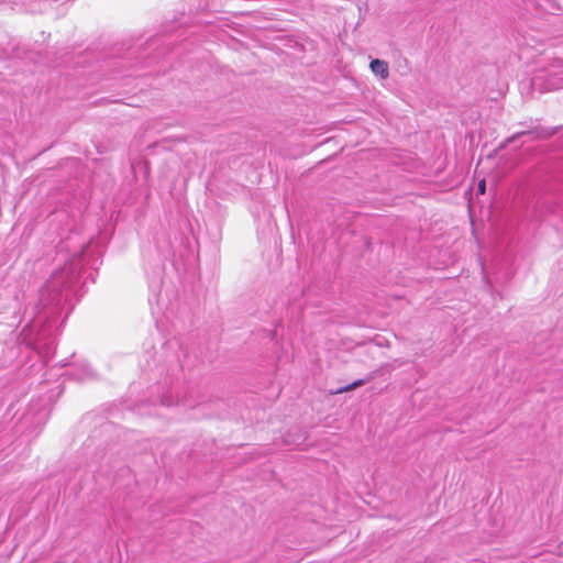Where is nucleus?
I'll return each mask as SVG.
<instances>
[{"label": "nucleus", "mask_w": 563, "mask_h": 563, "mask_svg": "<svg viewBox=\"0 0 563 563\" xmlns=\"http://www.w3.org/2000/svg\"><path fill=\"white\" fill-rule=\"evenodd\" d=\"M369 69L380 80L389 77V65L384 59L375 58L369 63Z\"/></svg>", "instance_id": "nucleus-1"}, {"label": "nucleus", "mask_w": 563, "mask_h": 563, "mask_svg": "<svg viewBox=\"0 0 563 563\" xmlns=\"http://www.w3.org/2000/svg\"><path fill=\"white\" fill-rule=\"evenodd\" d=\"M361 384H362V382H355V380H354L353 386H354V388H356V387H357V386H360Z\"/></svg>", "instance_id": "nucleus-4"}, {"label": "nucleus", "mask_w": 563, "mask_h": 563, "mask_svg": "<svg viewBox=\"0 0 563 563\" xmlns=\"http://www.w3.org/2000/svg\"><path fill=\"white\" fill-rule=\"evenodd\" d=\"M485 190H486V183L485 180H481L479 184H478V192L481 195L485 194Z\"/></svg>", "instance_id": "nucleus-2"}, {"label": "nucleus", "mask_w": 563, "mask_h": 563, "mask_svg": "<svg viewBox=\"0 0 563 563\" xmlns=\"http://www.w3.org/2000/svg\"><path fill=\"white\" fill-rule=\"evenodd\" d=\"M351 389H352V385H349V386L344 387L342 390H344V391H349V390H351Z\"/></svg>", "instance_id": "nucleus-3"}]
</instances>
